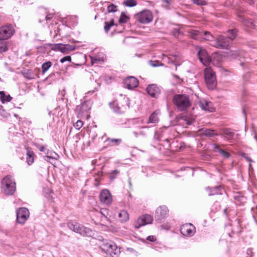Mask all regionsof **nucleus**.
Segmentation results:
<instances>
[{
  "mask_svg": "<svg viewBox=\"0 0 257 257\" xmlns=\"http://www.w3.org/2000/svg\"><path fill=\"white\" fill-rule=\"evenodd\" d=\"M236 32L235 29L228 30L227 36H219L213 40L212 46L219 49H228L231 41L234 40L236 36Z\"/></svg>",
  "mask_w": 257,
  "mask_h": 257,
  "instance_id": "f257e3e1",
  "label": "nucleus"
},
{
  "mask_svg": "<svg viewBox=\"0 0 257 257\" xmlns=\"http://www.w3.org/2000/svg\"><path fill=\"white\" fill-rule=\"evenodd\" d=\"M173 102L181 111L186 110L191 106L189 96L185 94H176L173 96Z\"/></svg>",
  "mask_w": 257,
  "mask_h": 257,
  "instance_id": "f03ea898",
  "label": "nucleus"
},
{
  "mask_svg": "<svg viewBox=\"0 0 257 257\" xmlns=\"http://www.w3.org/2000/svg\"><path fill=\"white\" fill-rule=\"evenodd\" d=\"M2 191L7 195H13L16 191V183L11 176H7L2 181Z\"/></svg>",
  "mask_w": 257,
  "mask_h": 257,
  "instance_id": "7ed1b4c3",
  "label": "nucleus"
},
{
  "mask_svg": "<svg viewBox=\"0 0 257 257\" xmlns=\"http://www.w3.org/2000/svg\"><path fill=\"white\" fill-rule=\"evenodd\" d=\"M100 248L110 257H118L121 252L120 248H118L115 243L112 241L104 242Z\"/></svg>",
  "mask_w": 257,
  "mask_h": 257,
  "instance_id": "20e7f679",
  "label": "nucleus"
},
{
  "mask_svg": "<svg viewBox=\"0 0 257 257\" xmlns=\"http://www.w3.org/2000/svg\"><path fill=\"white\" fill-rule=\"evenodd\" d=\"M204 78L208 88L214 89L217 85L216 78L215 72L210 67L206 68L204 70Z\"/></svg>",
  "mask_w": 257,
  "mask_h": 257,
  "instance_id": "39448f33",
  "label": "nucleus"
},
{
  "mask_svg": "<svg viewBox=\"0 0 257 257\" xmlns=\"http://www.w3.org/2000/svg\"><path fill=\"white\" fill-rule=\"evenodd\" d=\"M68 227L73 231L84 236H90L91 234V230L83 226L75 221L68 223Z\"/></svg>",
  "mask_w": 257,
  "mask_h": 257,
  "instance_id": "423d86ee",
  "label": "nucleus"
},
{
  "mask_svg": "<svg viewBox=\"0 0 257 257\" xmlns=\"http://www.w3.org/2000/svg\"><path fill=\"white\" fill-rule=\"evenodd\" d=\"M14 29L12 25H6L0 28V39L6 40L14 34Z\"/></svg>",
  "mask_w": 257,
  "mask_h": 257,
  "instance_id": "0eeeda50",
  "label": "nucleus"
},
{
  "mask_svg": "<svg viewBox=\"0 0 257 257\" xmlns=\"http://www.w3.org/2000/svg\"><path fill=\"white\" fill-rule=\"evenodd\" d=\"M51 49L58 51L64 54H68L75 49L73 45L69 44H55L51 45Z\"/></svg>",
  "mask_w": 257,
  "mask_h": 257,
  "instance_id": "6e6552de",
  "label": "nucleus"
},
{
  "mask_svg": "<svg viewBox=\"0 0 257 257\" xmlns=\"http://www.w3.org/2000/svg\"><path fill=\"white\" fill-rule=\"evenodd\" d=\"M153 220V217L149 214H145L140 217L134 223V227L138 229L142 226L150 224Z\"/></svg>",
  "mask_w": 257,
  "mask_h": 257,
  "instance_id": "1a4fd4ad",
  "label": "nucleus"
},
{
  "mask_svg": "<svg viewBox=\"0 0 257 257\" xmlns=\"http://www.w3.org/2000/svg\"><path fill=\"white\" fill-rule=\"evenodd\" d=\"M29 216V210L25 207L20 208L17 211V220L18 223L24 224Z\"/></svg>",
  "mask_w": 257,
  "mask_h": 257,
  "instance_id": "9d476101",
  "label": "nucleus"
},
{
  "mask_svg": "<svg viewBox=\"0 0 257 257\" xmlns=\"http://www.w3.org/2000/svg\"><path fill=\"white\" fill-rule=\"evenodd\" d=\"M137 19L141 23L148 24L152 21L153 16L150 11L145 10L138 15Z\"/></svg>",
  "mask_w": 257,
  "mask_h": 257,
  "instance_id": "9b49d317",
  "label": "nucleus"
},
{
  "mask_svg": "<svg viewBox=\"0 0 257 257\" xmlns=\"http://www.w3.org/2000/svg\"><path fill=\"white\" fill-rule=\"evenodd\" d=\"M168 209L166 206H161L159 207L156 210L155 218V220L160 222L163 219H165L168 214Z\"/></svg>",
  "mask_w": 257,
  "mask_h": 257,
  "instance_id": "f8f14e48",
  "label": "nucleus"
},
{
  "mask_svg": "<svg viewBox=\"0 0 257 257\" xmlns=\"http://www.w3.org/2000/svg\"><path fill=\"white\" fill-rule=\"evenodd\" d=\"M180 232L183 235L190 237L194 234L195 227L191 223L185 224L181 226Z\"/></svg>",
  "mask_w": 257,
  "mask_h": 257,
  "instance_id": "ddd939ff",
  "label": "nucleus"
},
{
  "mask_svg": "<svg viewBox=\"0 0 257 257\" xmlns=\"http://www.w3.org/2000/svg\"><path fill=\"white\" fill-rule=\"evenodd\" d=\"M139 82L137 78L134 77L130 76L123 81L124 87L128 89H133L138 85Z\"/></svg>",
  "mask_w": 257,
  "mask_h": 257,
  "instance_id": "4468645a",
  "label": "nucleus"
},
{
  "mask_svg": "<svg viewBox=\"0 0 257 257\" xmlns=\"http://www.w3.org/2000/svg\"><path fill=\"white\" fill-rule=\"evenodd\" d=\"M197 55L200 61L204 66H207L210 64V58L205 50L200 49L198 51Z\"/></svg>",
  "mask_w": 257,
  "mask_h": 257,
  "instance_id": "2eb2a0df",
  "label": "nucleus"
},
{
  "mask_svg": "<svg viewBox=\"0 0 257 257\" xmlns=\"http://www.w3.org/2000/svg\"><path fill=\"white\" fill-rule=\"evenodd\" d=\"M198 133L200 137H214L218 135L215 130L206 128L199 129Z\"/></svg>",
  "mask_w": 257,
  "mask_h": 257,
  "instance_id": "dca6fc26",
  "label": "nucleus"
},
{
  "mask_svg": "<svg viewBox=\"0 0 257 257\" xmlns=\"http://www.w3.org/2000/svg\"><path fill=\"white\" fill-rule=\"evenodd\" d=\"M101 202L105 204H109L111 201V196L110 192L107 190H102L99 195Z\"/></svg>",
  "mask_w": 257,
  "mask_h": 257,
  "instance_id": "f3484780",
  "label": "nucleus"
},
{
  "mask_svg": "<svg viewBox=\"0 0 257 257\" xmlns=\"http://www.w3.org/2000/svg\"><path fill=\"white\" fill-rule=\"evenodd\" d=\"M198 104L201 108L204 110L213 111L214 110L212 103L205 99H199Z\"/></svg>",
  "mask_w": 257,
  "mask_h": 257,
  "instance_id": "a211bd4d",
  "label": "nucleus"
},
{
  "mask_svg": "<svg viewBox=\"0 0 257 257\" xmlns=\"http://www.w3.org/2000/svg\"><path fill=\"white\" fill-rule=\"evenodd\" d=\"M189 36L194 39L199 40L203 37V32L189 28L186 30Z\"/></svg>",
  "mask_w": 257,
  "mask_h": 257,
  "instance_id": "6ab92c4d",
  "label": "nucleus"
},
{
  "mask_svg": "<svg viewBox=\"0 0 257 257\" xmlns=\"http://www.w3.org/2000/svg\"><path fill=\"white\" fill-rule=\"evenodd\" d=\"M147 91L152 97H157L159 94L160 90L156 84H151L147 87Z\"/></svg>",
  "mask_w": 257,
  "mask_h": 257,
  "instance_id": "aec40b11",
  "label": "nucleus"
},
{
  "mask_svg": "<svg viewBox=\"0 0 257 257\" xmlns=\"http://www.w3.org/2000/svg\"><path fill=\"white\" fill-rule=\"evenodd\" d=\"M181 119L184 120L187 125H190L195 121V116L185 113L182 115Z\"/></svg>",
  "mask_w": 257,
  "mask_h": 257,
  "instance_id": "412c9836",
  "label": "nucleus"
},
{
  "mask_svg": "<svg viewBox=\"0 0 257 257\" xmlns=\"http://www.w3.org/2000/svg\"><path fill=\"white\" fill-rule=\"evenodd\" d=\"M159 112L157 111H154L149 116L148 120L147 121V124L157 123L159 121L158 117Z\"/></svg>",
  "mask_w": 257,
  "mask_h": 257,
  "instance_id": "4be33fe9",
  "label": "nucleus"
},
{
  "mask_svg": "<svg viewBox=\"0 0 257 257\" xmlns=\"http://www.w3.org/2000/svg\"><path fill=\"white\" fill-rule=\"evenodd\" d=\"M23 76L28 79H33L36 77H39V76L32 70L27 69L22 72Z\"/></svg>",
  "mask_w": 257,
  "mask_h": 257,
  "instance_id": "5701e85b",
  "label": "nucleus"
},
{
  "mask_svg": "<svg viewBox=\"0 0 257 257\" xmlns=\"http://www.w3.org/2000/svg\"><path fill=\"white\" fill-rule=\"evenodd\" d=\"M240 21L243 23V24L246 27L252 28L254 26V24L252 21L251 19H246L244 16H239Z\"/></svg>",
  "mask_w": 257,
  "mask_h": 257,
  "instance_id": "b1692460",
  "label": "nucleus"
},
{
  "mask_svg": "<svg viewBox=\"0 0 257 257\" xmlns=\"http://www.w3.org/2000/svg\"><path fill=\"white\" fill-rule=\"evenodd\" d=\"M210 192L209 193V196L222 194L224 192V189L221 186H216L212 189H210Z\"/></svg>",
  "mask_w": 257,
  "mask_h": 257,
  "instance_id": "393cba45",
  "label": "nucleus"
},
{
  "mask_svg": "<svg viewBox=\"0 0 257 257\" xmlns=\"http://www.w3.org/2000/svg\"><path fill=\"white\" fill-rule=\"evenodd\" d=\"M214 149L215 151L218 152L224 158H228L230 157L229 153L224 151L216 144L214 145Z\"/></svg>",
  "mask_w": 257,
  "mask_h": 257,
  "instance_id": "a878e982",
  "label": "nucleus"
},
{
  "mask_svg": "<svg viewBox=\"0 0 257 257\" xmlns=\"http://www.w3.org/2000/svg\"><path fill=\"white\" fill-rule=\"evenodd\" d=\"M203 39L207 41H210V45L212 46V44L214 40H215L216 38L214 37L210 32L207 31L203 32V37L201 39Z\"/></svg>",
  "mask_w": 257,
  "mask_h": 257,
  "instance_id": "bb28decb",
  "label": "nucleus"
},
{
  "mask_svg": "<svg viewBox=\"0 0 257 257\" xmlns=\"http://www.w3.org/2000/svg\"><path fill=\"white\" fill-rule=\"evenodd\" d=\"M27 162L29 165H31L34 162V153L28 148L27 149Z\"/></svg>",
  "mask_w": 257,
  "mask_h": 257,
  "instance_id": "cd10ccee",
  "label": "nucleus"
},
{
  "mask_svg": "<svg viewBox=\"0 0 257 257\" xmlns=\"http://www.w3.org/2000/svg\"><path fill=\"white\" fill-rule=\"evenodd\" d=\"M118 217L121 222H125L129 219L128 214L125 210H121L118 214Z\"/></svg>",
  "mask_w": 257,
  "mask_h": 257,
  "instance_id": "c85d7f7f",
  "label": "nucleus"
},
{
  "mask_svg": "<svg viewBox=\"0 0 257 257\" xmlns=\"http://www.w3.org/2000/svg\"><path fill=\"white\" fill-rule=\"evenodd\" d=\"M46 154H47V156L44 157V159L48 162L49 161V160L50 159H56V157L58 156L55 152L49 150H47Z\"/></svg>",
  "mask_w": 257,
  "mask_h": 257,
  "instance_id": "c756f323",
  "label": "nucleus"
},
{
  "mask_svg": "<svg viewBox=\"0 0 257 257\" xmlns=\"http://www.w3.org/2000/svg\"><path fill=\"white\" fill-rule=\"evenodd\" d=\"M223 133L228 141L231 140L234 136V133L229 128L224 129L223 131Z\"/></svg>",
  "mask_w": 257,
  "mask_h": 257,
  "instance_id": "7c9ffc66",
  "label": "nucleus"
},
{
  "mask_svg": "<svg viewBox=\"0 0 257 257\" xmlns=\"http://www.w3.org/2000/svg\"><path fill=\"white\" fill-rule=\"evenodd\" d=\"M109 106L113 111L116 113H121L120 108L118 106L117 102L113 101L109 103Z\"/></svg>",
  "mask_w": 257,
  "mask_h": 257,
  "instance_id": "2f4dec72",
  "label": "nucleus"
},
{
  "mask_svg": "<svg viewBox=\"0 0 257 257\" xmlns=\"http://www.w3.org/2000/svg\"><path fill=\"white\" fill-rule=\"evenodd\" d=\"M0 99L2 103H5V102H10L12 97L10 95H6L4 91H0Z\"/></svg>",
  "mask_w": 257,
  "mask_h": 257,
  "instance_id": "473e14b6",
  "label": "nucleus"
},
{
  "mask_svg": "<svg viewBox=\"0 0 257 257\" xmlns=\"http://www.w3.org/2000/svg\"><path fill=\"white\" fill-rule=\"evenodd\" d=\"M52 63L50 61H47L42 65V73L44 74L52 66Z\"/></svg>",
  "mask_w": 257,
  "mask_h": 257,
  "instance_id": "72a5a7b5",
  "label": "nucleus"
},
{
  "mask_svg": "<svg viewBox=\"0 0 257 257\" xmlns=\"http://www.w3.org/2000/svg\"><path fill=\"white\" fill-rule=\"evenodd\" d=\"M123 5L128 7H133L137 5V2L136 0H125Z\"/></svg>",
  "mask_w": 257,
  "mask_h": 257,
  "instance_id": "f704fd0d",
  "label": "nucleus"
},
{
  "mask_svg": "<svg viewBox=\"0 0 257 257\" xmlns=\"http://www.w3.org/2000/svg\"><path fill=\"white\" fill-rule=\"evenodd\" d=\"M8 50L7 42L0 39V53L6 52Z\"/></svg>",
  "mask_w": 257,
  "mask_h": 257,
  "instance_id": "c9c22d12",
  "label": "nucleus"
},
{
  "mask_svg": "<svg viewBox=\"0 0 257 257\" xmlns=\"http://www.w3.org/2000/svg\"><path fill=\"white\" fill-rule=\"evenodd\" d=\"M107 141L112 145H118L122 142L120 139H108Z\"/></svg>",
  "mask_w": 257,
  "mask_h": 257,
  "instance_id": "e433bc0d",
  "label": "nucleus"
},
{
  "mask_svg": "<svg viewBox=\"0 0 257 257\" xmlns=\"http://www.w3.org/2000/svg\"><path fill=\"white\" fill-rule=\"evenodd\" d=\"M129 18L124 15L123 13H121V16L119 19V23L120 24L125 23L127 22Z\"/></svg>",
  "mask_w": 257,
  "mask_h": 257,
  "instance_id": "4c0bfd02",
  "label": "nucleus"
},
{
  "mask_svg": "<svg viewBox=\"0 0 257 257\" xmlns=\"http://www.w3.org/2000/svg\"><path fill=\"white\" fill-rule=\"evenodd\" d=\"M192 2L198 6H204L207 4L205 0H192Z\"/></svg>",
  "mask_w": 257,
  "mask_h": 257,
  "instance_id": "58836bf2",
  "label": "nucleus"
},
{
  "mask_svg": "<svg viewBox=\"0 0 257 257\" xmlns=\"http://www.w3.org/2000/svg\"><path fill=\"white\" fill-rule=\"evenodd\" d=\"M91 62L92 63H96L98 62H103L104 59L103 57L99 58L98 57H91Z\"/></svg>",
  "mask_w": 257,
  "mask_h": 257,
  "instance_id": "ea45409f",
  "label": "nucleus"
},
{
  "mask_svg": "<svg viewBox=\"0 0 257 257\" xmlns=\"http://www.w3.org/2000/svg\"><path fill=\"white\" fill-rule=\"evenodd\" d=\"M116 10V6L113 4H111L107 7V11L108 13L115 12Z\"/></svg>",
  "mask_w": 257,
  "mask_h": 257,
  "instance_id": "a19ab883",
  "label": "nucleus"
},
{
  "mask_svg": "<svg viewBox=\"0 0 257 257\" xmlns=\"http://www.w3.org/2000/svg\"><path fill=\"white\" fill-rule=\"evenodd\" d=\"M173 36L176 38H178L179 36L181 34V32L179 29H174L172 32Z\"/></svg>",
  "mask_w": 257,
  "mask_h": 257,
  "instance_id": "79ce46f5",
  "label": "nucleus"
},
{
  "mask_svg": "<svg viewBox=\"0 0 257 257\" xmlns=\"http://www.w3.org/2000/svg\"><path fill=\"white\" fill-rule=\"evenodd\" d=\"M119 173V171H118L117 170H114L113 171H112L111 172V173H110V179H113L114 178H115V177Z\"/></svg>",
  "mask_w": 257,
  "mask_h": 257,
  "instance_id": "37998d69",
  "label": "nucleus"
},
{
  "mask_svg": "<svg viewBox=\"0 0 257 257\" xmlns=\"http://www.w3.org/2000/svg\"><path fill=\"white\" fill-rule=\"evenodd\" d=\"M150 64L153 67H157L160 65H163L162 63H160L158 61H150Z\"/></svg>",
  "mask_w": 257,
  "mask_h": 257,
  "instance_id": "c03bdc74",
  "label": "nucleus"
},
{
  "mask_svg": "<svg viewBox=\"0 0 257 257\" xmlns=\"http://www.w3.org/2000/svg\"><path fill=\"white\" fill-rule=\"evenodd\" d=\"M83 125V122L81 120H78L74 124L75 127L77 129L79 130Z\"/></svg>",
  "mask_w": 257,
  "mask_h": 257,
  "instance_id": "a18cd8bd",
  "label": "nucleus"
},
{
  "mask_svg": "<svg viewBox=\"0 0 257 257\" xmlns=\"http://www.w3.org/2000/svg\"><path fill=\"white\" fill-rule=\"evenodd\" d=\"M242 52H232L231 54H230V56L233 58H235L237 57H240L242 56Z\"/></svg>",
  "mask_w": 257,
  "mask_h": 257,
  "instance_id": "49530a36",
  "label": "nucleus"
},
{
  "mask_svg": "<svg viewBox=\"0 0 257 257\" xmlns=\"http://www.w3.org/2000/svg\"><path fill=\"white\" fill-rule=\"evenodd\" d=\"M71 61V57L70 56H67L64 57L60 60V62L63 63L66 61Z\"/></svg>",
  "mask_w": 257,
  "mask_h": 257,
  "instance_id": "de8ad7c7",
  "label": "nucleus"
},
{
  "mask_svg": "<svg viewBox=\"0 0 257 257\" xmlns=\"http://www.w3.org/2000/svg\"><path fill=\"white\" fill-rule=\"evenodd\" d=\"M111 26L108 25V22H105V26L104 27V30L106 32H108L110 29Z\"/></svg>",
  "mask_w": 257,
  "mask_h": 257,
  "instance_id": "09e8293b",
  "label": "nucleus"
},
{
  "mask_svg": "<svg viewBox=\"0 0 257 257\" xmlns=\"http://www.w3.org/2000/svg\"><path fill=\"white\" fill-rule=\"evenodd\" d=\"M163 56L165 57L166 58H167L168 60V62H170V61L171 62V63H174V61L176 60V55H173L172 56L173 58H174V59H172L171 58L167 57L166 56L163 55Z\"/></svg>",
  "mask_w": 257,
  "mask_h": 257,
  "instance_id": "8fccbe9b",
  "label": "nucleus"
},
{
  "mask_svg": "<svg viewBox=\"0 0 257 257\" xmlns=\"http://www.w3.org/2000/svg\"><path fill=\"white\" fill-rule=\"evenodd\" d=\"M0 114L5 117L7 116V114L5 112V110L3 108L2 106L0 105Z\"/></svg>",
  "mask_w": 257,
  "mask_h": 257,
  "instance_id": "3c124183",
  "label": "nucleus"
},
{
  "mask_svg": "<svg viewBox=\"0 0 257 257\" xmlns=\"http://www.w3.org/2000/svg\"><path fill=\"white\" fill-rule=\"evenodd\" d=\"M147 239L148 240L151 242L155 241L156 239V237L154 235H150L147 237Z\"/></svg>",
  "mask_w": 257,
  "mask_h": 257,
  "instance_id": "603ef678",
  "label": "nucleus"
},
{
  "mask_svg": "<svg viewBox=\"0 0 257 257\" xmlns=\"http://www.w3.org/2000/svg\"><path fill=\"white\" fill-rule=\"evenodd\" d=\"M39 150L41 151V152H44L45 154L47 152V148L45 147V146H40L39 148Z\"/></svg>",
  "mask_w": 257,
  "mask_h": 257,
  "instance_id": "864d4df0",
  "label": "nucleus"
},
{
  "mask_svg": "<svg viewBox=\"0 0 257 257\" xmlns=\"http://www.w3.org/2000/svg\"><path fill=\"white\" fill-rule=\"evenodd\" d=\"M52 18V14H48L46 16V20L47 21L48 20H50Z\"/></svg>",
  "mask_w": 257,
  "mask_h": 257,
  "instance_id": "5fc2aeb1",
  "label": "nucleus"
},
{
  "mask_svg": "<svg viewBox=\"0 0 257 257\" xmlns=\"http://www.w3.org/2000/svg\"><path fill=\"white\" fill-rule=\"evenodd\" d=\"M162 2L167 5H170V2L169 0H162Z\"/></svg>",
  "mask_w": 257,
  "mask_h": 257,
  "instance_id": "6e6d98bb",
  "label": "nucleus"
},
{
  "mask_svg": "<svg viewBox=\"0 0 257 257\" xmlns=\"http://www.w3.org/2000/svg\"><path fill=\"white\" fill-rule=\"evenodd\" d=\"M108 25H109L111 27L114 25V21L113 20H111V21L109 22H108Z\"/></svg>",
  "mask_w": 257,
  "mask_h": 257,
  "instance_id": "4d7b16f0",
  "label": "nucleus"
},
{
  "mask_svg": "<svg viewBox=\"0 0 257 257\" xmlns=\"http://www.w3.org/2000/svg\"><path fill=\"white\" fill-rule=\"evenodd\" d=\"M133 134H134V135H135V136L136 137H138V133L134 132V133H133Z\"/></svg>",
  "mask_w": 257,
  "mask_h": 257,
  "instance_id": "13d9d810",
  "label": "nucleus"
},
{
  "mask_svg": "<svg viewBox=\"0 0 257 257\" xmlns=\"http://www.w3.org/2000/svg\"><path fill=\"white\" fill-rule=\"evenodd\" d=\"M128 183H129L130 186H131V185H132V183H131V179H130V178H129V179H128Z\"/></svg>",
  "mask_w": 257,
  "mask_h": 257,
  "instance_id": "bf43d9fd",
  "label": "nucleus"
},
{
  "mask_svg": "<svg viewBox=\"0 0 257 257\" xmlns=\"http://www.w3.org/2000/svg\"><path fill=\"white\" fill-rule=\"evenodd\" d=\"M246 159H247L248 161H249V162H251V159H250V158H248V157H247V158H246Z\"/></svg>",
  "mask_w": 257,
  "mask_h": 257,
  "instance_id": "052dcab7",
  "label": "nucleus"
},
{
  "mask_svg": "<svg viewBox=\"0 0 257 257\" xmlns=\"http://www.w3.org/2000/svg\"><path fill=\"white\" fill-rule=\"evenodd\" d=\"M39 70V69L36 68L35 69L34 71L38 72Z\"/></svg>",
  "mask_w": 257,
  "mask_h": 257,
  "instance_id": "680f3d73",
  "label": "nucleus"
},
{
  "mask_svg": "<svg viewBox=\"0 0 257 257\" xmlns=\"http://www.w3.org/2000/svg\"><path fill=\"white\" fill-rule=\"evenodd\" d=\"M148 127H149V126H143L142 127V128H148Z\"/></svg>",
  "mask_w": 257,
  "mask_h": 257,
  "instance_id": "e2e57ef3",
  "label": "nucleus"
},
{
  "mask_svg": "<svg viewBox=\"0 0 257 257\" xmlns=\"http://www.w3.org/2000/svg\"><path fill=\"white\" fill-rule=\"evenodd\" d=\"M101 213L103 215H104V214H103V212H102V211H100Z\"/></svg>",
  "mask_w": 257,
  "mask_h": 257,
  "instance_id": "0e129e2a",
  "label": "nucleus"
},
{
  "mask_svg": "<svg viewBox=\"0 0 257 257\" xmlns=\"http://www.w3.org/2000/svg\"><path fill=\"white\" fill-rule=\"evenodd\" d=\"M226 210H227L226 209H225L224 210V212H226Z\"/></svg>",
  "mask_w": 257,
  "mask_h": 257,
  "instance_id": "69168bd1",
  "label": "nucleus"
},
{
  "mask_svg": "<svg viewBox=\"0 0 257 257\" xmlns=\"http://www.w3.org/2000/svg\"><path fill=\"white\" fill-rule=\"evenodd\" d=\"M256 209H257V205H256Z\"/></svg>",
  "mask_w": 257,
  "mask_h": 257,
  "instance_id": "338daca9",
  "label": "nucleus"
},
{
  "mask_svg": "<svg viewBox=\"0 0 257 257\" xmlns=\"http://www.w3.org/2000/svg\"><path fill=\"white\" fill-rule=\"evenodd\" d=\"M1 81V78H0V81Z\"/></svg>",
  "mask_w": 257,
  "mask_h": 257,
  "instance_id": "774afa93",
  "label": "nucleus"
}]
</instances>
